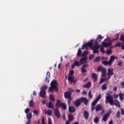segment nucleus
<instances>
[{"instance_id":"obj_1","label":"nucleus","mask_w":124,"mask_h":124,"mask_svg":"<svg viewBox=\"0 0 124 124\" xmlns=\"http://www.w3.org/2000/svg\"><path fill=\"white\" fill-rule=\"evenodd\" d=\"M109 104L110 105H115L118 108H121V105H120V102L118 101V99H115L114 101L113 99V96L110 95V93H107L106 97V104Z\"/></svg>"},{"instance_id":"obj_2","label":"nucleus","mask_w":124,"mask_h":124,"mask_svg":"<svg viewBox=\"0 0 124 124\" xmlns=\"http://www.w3.org/2000/svg\"><path fill=\"white\" fill-rule=\"evenodd\" d=\"M89 100L86 97H81L79 99H78L76 101L74 102V105L75 106V107L78 108L82 104V103H83L85 105H88V103Z\"/></svg>"},{"instance_id":"obj_3","label":"nucleus","mask_w":124,"mask_h":124,"mask_svg":"<svg viewBox=\"0 0 124 124\" xmlns=\"http://www.w3.org/2000/svg\"><path fill=\"white\" fill-rule=\"evenodd\" d=\"M50 92H56L58 93L59 92V89L58 88V82L56 80H53L50 83V87L49 88L48 93Z\"/></svg>"},{"instance_id":"obj_4","label":"nucleus","mask_w":124,"mask_h":124,"mask_svg":"<svg viewBox=\"0 0 124 124\" xmlns=\"http://www.w3.org/2000/svg\"><path fill=\"white\" fill-rule=\"evenodd\" d=\"M48 89L47 85H44L41 87V90L39 93V96L43 98L46 97V90Z\"/></svg>"},{"instance_id":"obj_5","label":"nucleus","mask_w":124,"mask_h":124,"mask_svg":"<svg viewBox=\"0 0 124 124\" xmlns=\"http://www.w3.org/2000/svg\"><path fill=\"white\" fill-rule=\"evenodd\" d=\"M102 45L104 47H106V48H107V47H110L112 45V41L109 42L108 43H107L105 42V41L102 42Z\"/></svg>"},{"instance_id":"obj_6","label":"nucleus","mask_w":124,"mask_h":124,"mask_svg":"<svg viewBox=\"0 0 124 124\" xmlns=\"http://www.w3.org/2000/svg\"><path fill=\"white\" fill-rule=\"evenodd\" d=\"M81 65H82L81 62L75 61H74L73 64L71 66L72 69H73L75 67V66H81Z\"/></svg>"},{"instance_id":"obj_7","label":"nucleus","mask_w":124,"mask_h":124,"mask_svg":"<svg viewBox=\"0 0 124 124\" xmlns=\"http://www.w3.org/2000/svg\"><path fill=\"white\" fill-rule=\"evenodd\" d=\"M31 118H32V113H31V112L27 115L28 121L26 122V124H31Z\"/></svg>"},{"instance_id":"obj_8","label":"nucleus","mask_w":124,"mask_h":124,"mask_svg":"<svg viewBox=\"0 0 124 124\" xmlns=\"http://www.w3.org/2000/svg\"><path fill=\"white\" fill-rule=\"evenodd\" d=\"M54 115L57 118H61V112L58 108L54 109Z\"/></svg>"},{"instance_id":"obj_9","label":"nucleus","mask_w":124,"mask_h":124,"mask_svg":"<svg viewBox=\"0 0 124 124\" xmlns=\"http://www.w3.org/2000/svg\"><path fill=\"white\" fill-rule=\"evenodd\" d=\"M85 44L87 47H90L91 49H92V48H93V39L91 40L90 42Z\"/></svg>"},{"instance_id":"obj_10","label":"nucleus","mask_w":124,"mask_h":124,"mask_svg":"<svg viewBox=\"0 0 124 124\" xmlns=\"http://www.w3.org/2000/svg\"><path fill=\"white\" fill-rule=\"evenodd\" d=\"M87 60H88V57H83L80 59V62L81 63V64H85V63H87L88 61H87Z\"/></svg>"},{"instance_id":"obj_11","label":"nucleus","mask_w":124,"mask_h":124,"mask_svg":"<svg viewBox=\"0 0 124 124\" xmlns=\"http://www.w3.org/2000/svg\"><path fill=\"white\" fill-rule=\"evenodd\" d=\"M101 73L102 74V77L103 78L106 77V75H107V70H106V68L105 67L103 68Z\"/></svg>"},{"instance_id":"obj_12","label":"nucleus","mask_w":124,"mask_h":124,"mask_svg":"<svg viewBox=\"0 0 124 124\" xmlns=\"http://www.w3.org/2000/svg\"><path fill=\"white\" fill-rule=\"evenodd\" d=\"M117 59H118L117 57H116V56H113V55L110 56V58L109 60L108 61L110 65H112V63L113 61H114V60H117Z\"/></svg>"},{"instance_id":"obj_13","label":"nucleus","mask_w":124,"mask_h":124,"mask_svg":"<svg viewBox=\"0 0 124 124\" xmlns=\"http://www.w3.org/2000/svg\"><path fill=\"white\" fill-rule=\"evenodd\" d=\"M83 116L85 120H88L89 117H90V113H89L88 111L85 110L83 112Z\"/></svg>"},{"instance_id":"obj_14","label":"nucleus","mask_w":124,"mask_h":124,"mask_svg":"<svg viewBox=\"0 0 124 124\" xmlns=\"http://www.w3.org/2000/svg\"><path fill=\"white\" fill-rule=\"evenodd\" d=\"M114 71L113 69H108V76L111 77L112 76V75H114V73H113V71Z\"/></svg>"},{"instance_id":"obj_15","label":"nucleus","mask_w":124,"mask_h":124,"mask_svg":"<svg viewBox=\"0 0 124 124\" xmlns=\"http://www.w3.org/2000/svg\"><path fill=\"white\" fill-rule=\"evenodd\" d=\"M71 93H70L69 92H66L64 93L65 98H70L71 97Z\"/></svg>"},{"instance_id":"obj_16","label":"nucleus","mask_w":124,"mask_h":124,"mask_svg":"<svg viewBox=\"0 0 124 124\" xmlns=\"http://www.w3.org/2000/svg\"><path fill=\"white\" fill-rule=\"evenodd\" d=\"M91 87H92V82L91 81L88 82L83 86V88H85L86 89H90Z\"/></svg>"},{"instance_id":"obj_17","label":"nucleus","mask_w":124,"mask_h":124,"mask_svg":"<svg viewBox=\"0 0 124 124\" xmlns=\"http://www.w3.org/2000/svg\"><path fill=\"white\" fill-rule=\"evenodd\" d=\"M68 81H70V82H71V83H76V81H77V80H74V77H73L71 76H69V77L68 78Z\"/></svg>"},{"instance_id":"obj_18","label":"nucleus","mask_w":124,"mask_h":124,"mask_svg":"<svg viewBox=\"0 0 124 124\" xmlns=\"http://www.w3.org/2000/svg\"><path fill=\"white\" fill-rule=\"evenodd\" d=\"M102 110V107L101 105L98 104L95 107V110L96 112H99V111H101Z\"/></svg>"},{"instance_id":"obj_19","label":"nucleus","mask_w":124,"mask_h":124,"mask_svg":"<svg viewBox=\"0 0 124 124\" xmlns=\"http://www.w3.org/2000/svg\"><path fill=\"white\" fill-rule=\"evenodd\" d=\"M109 116H110L109 113H107L105 114V115L103 117V121H104L105 123L107 122V120L108 119V118H109Z\"/></svg>"},{"instance_id":"obj_20","label":"nucleus","mask_w":124,"mask_h":124,"mask_svg":"<svg viewBox=\"0 0 124 124\" xmlns=\"http://www.w3.org/2000/svg\"><path fill=\"white\" fill-rule=\"evenodd\" d=\"M75 108L74 106L69 107V112L70 113H74L75 112Z\"/></svg>"},{"instance_id":"obj_21","label":"nucleus","mask_w":124,"mask_h":124,"mask_svg":"<svg viewBox=\"0 0 124 124\" xmlns=\"http://www.w3.org/2000/svg\"><path fill=\"white\" fill-rule=\"evenodd\" d=\"M92 77L94 79V82L97 81V75L96 74L93 73L92 74Z\"/></svg>"},{"instance_id":"obj_22","label":"nucleus","mask_w":124,"mask_h":124,"mask_svg":"<svg viewBox=\"0 0 124 124\" xmlns=\"http://www.w3.org/2000/svg\"><path fill=\"white\" fill-rule=\"evenodd\" d=\"M46 107H47L48 108H50V109H54V105H53V103L51 102H49L48 104L46 105Z\"/></svg>"},{"instance_id":"obj_23","label":"nucleus","mask_w":124,"mask_h":124,"mask_svg":"<svg viewBox=\"0 0 124 124\" xmlns=\"http://www.w3.org/2000/svg\"><path fill=\"white\" fill-rule=\"evenodd\" d=\"M62 106V103L60 100H57L56 103V108H60Z\"/></svg>"},{"instance_id":"obj_24","label":"nucleus","mask_w":124,"mask_h":124,"mask_svg":"<svg viewBox=\"0 0 124 124\" xmlns=\"http://www.w3.org/2000/svg\"><path fill=\"white\" fill-rule=\"evenodd\" d=\"M52 110L50 109H48L47 111L46 110H45V114L46 115H48V116H52Z\"/></svg>"},{"instance_id":"obj_25","label":"nucleus","mask_w":124,"mask_h":124,"mask_svg":"<svg viewBox=\"0 0 124 124\" xmlns=\"http://www.w3.org/2000/svg\"><path fill=\"white\" fill-rule=\"evenodd\" d=\"M87 55H89V51H84L83 53L81 54V57H84L85 58H87Z\"/></svg>"},{"instance_id":"obj_26","label":"nucleus","mask_w":124,"mask_h":124,"mask_svg":"<svg viewBox=\"0 0 124 124\" xmlns=\"http://www.w3.org/2000/svg\"><path fill=\"white\" fill-rule=\"evenodd\" d=\"M61 107H62L63 110H66V109L67 108V107L66 106V104L64 103H61Z\"/></svg>"},{"instance_id":"obj_27","label":"nucleus","mask_w":124,"mask_h":124,"mask_svg":"<svg viewBox=\"0 0 124 124\" xmlns=\"http://www.w3.org/2000/svg\"><path fill=\"white\" fill-rule=\"evenodd\" d=\"M102 64H104V65H108L109 66L111 65L109 61L108 62L107 61H103L102 62Z\"/></svg>"},{"instance_id":"obj_28","label":"nucleus","mask_w":124,"mask_h":124,"mask_svg":"<svg viewBox=\"0 0 124 124\" xmlns=\"http://www.w3.org/2000/svg\"><path fill=\"white\" fill-rule=\"evenodd\" d=\"M68 118L70 122H71L74 120V116H73V115L72 114H69L68 116Z\"/></svg>"},{"instance_id":"obj_29","label":"nucleus","mask_w":124,"mask_h":124,"mask_svg":"<svg viewBox=\"0 0 124 124\" xmlns=\"http://www.w3.org/2000/svg\"><path fill=\"white\" fill-rule=\"evenodd\" d=\"M77 56L78 57H82V50H81V48L78 49Z\"/></svg>"},{"instance_id":"obj_30","label":"nucleus","mask_w":124,"mask_h":124,"mask_svg":"<svg viewBox=\"0 0 124 124\" xmlns=\"http://www.w3.org/2000/svg\"><path fill=\"white\" fill-rule=\"evenodd\" d=\"M49 100L50 101H55V97L53 95L50 94L49 95Z\"/></svg>"},{"instance_id":"obj_31","label":"nucleus","mask_w":124,"mask_h":124,"mask_svg":"<svg viewBox=\"0 0 124 124\" xmlns=\"http://www.w3.org/2000/svg\"><path fill=\"white\" fill-rule=\"evenodd\" d=\"M49 78H50V72H46V77L45 80L47 81L48 80V79H49Z\"/></svg>"},{"instance_id":"obj_32","label":"nucleus","mask_w":124,"mask_h":124,"mask_svg":"<svg viewBox=\"0 0 124 124\" xmlns=\"http://www.w3.org/2000/svg\"><path fill=\"white\" fill-rule=\"evenodd\" d=\"M99 122V117L98 116L96 117L94 119V123L97 124Z\"/></svg>"},{"instance_id":"obj_33","label":"nucleus","mask_w":124,"mask_h":124,"mask_svg":"<svg viewBox=\"0 0 124 124\" xmlns=\"http://www.w3.org/2000/svg\"><path fill=\"white\" fill-rule=\"evenodd\" d=\"M93 50V52L94 54H97V53H99V51H98V49L96 48H92Z\"/></svg>"},{"instance_id":"obj_34","label":"nucleus","mask_w":124,"mask_h":124,"mask_svg":"<svg viewBox=\"0 0 124 124\" xmlns=\"http://www.w3.org/2000/svg\"><path fill=\"white\" fill-rule=\"evenodd\" d=\"M100 61V57H97L94 59V62H98Z\"/></svg>"},{"instance_id":"obj_35","label":"nucleus","mask_w":124,"mask_h":124,"mask_svg":"<svg viewBox=\"0 0 124 124\" xmlns=\"http://www.w3.org/2000/svg\"><path fill=\"white\" fill-rule=\"evenodd\" d=\"M119 97L120 99V100H124V94L122 93H120L119 94Z\"/></svg>"},{"instance_id":"obj_36","label":"nucleus","mask_w":124,"mask_h":124,"mask_svg":"<svg viewBox=\"0 0 124 124\" xmlns=\"http://www.w3.org/2000/svg\"><path fill=\"white\" fill-rule=\"evenodd\" d=\"M33 100H31L30 102H29V106H30V107H33Z\"/></svg>"},{"instance_id":"obj_37","label":"nucleus","mask_w":124,"mask_h":124,"mask_svg":"<svg viewBox=\"0 0 124 124\" xmlns=\"http://www.w3.org/2000/svg\"><path fill=\"white\" fill-rule=\"evenodd\" d=\"M106 89H107V86L106 84H104L102 86V89L103 90V91H105Z\"/></svg>"},{"instance_id":"obj_38","label":"nucleus","mask_w":124,"mask_h":124,"mask_svg":"<svg viewBox=\"0 0 124 124\" xmlns=\"http://www.w3.org/2000/svg\"><path fill=\"white\" fill-rule=\"evenodd\" d=\"M103 69V67H102L101 66L98 67V68L97 69V72H100L102 71Z\"/></svg>"},{"instance_id":"obj_39","label":"nucleus","mask_w":124,"mask_h":124,"mask_svg":"<svg viewBox=\"0 0 124 124\" xmlns=\"http://www.w3.org/2000/svg\"><path fill=\"white\" fill-rule=\"evenodd\" d=\"M99 47H100V45H94V46H92V49H99Z\"/></svg>"},{"instance_id":"obj_40","label":"nucleus","mask_w":124,"mask_h":124,"mask_svg":"<svg viewBox=\"0 0 124 124\" xmlns=\"http://www.w3.org/2000/svg\"><path fill=\"white\" fill-rule=\"evenodd\" d=\"M100 98H101V94H99L98 95V96H97L96 99H95V100L97 102H98V101H99V100H100Z\"/></svg>"},{"instance_id":"obj_41","label":"nucleus","mask_w":124,"mask_h":124,"mask_svg":"<svg viewBox=\"0 0 124 124\" xmlns=\"http://www.w3.org/2000/svg\"><path fill=\"white\" fill-rule=\"evenodd\" d=\"M121 116V111L118 110L116 113V118H120Z\"/></svg>"},{"instance_id":"obj_42","label":"nucleus","mask_w":124,"mask_h":124,"mask_svg":"<svg viewBox=\"0 0 124 124\" xmlns=\"http://www.w3.org/2000/svg\"><path fill=\"white\" fill-rule=\"evenodd\" d=\"M116 38H113L112 40V43H113V41H116V40H118L119 39V34H117L116 36Z\"/></svg>"},{"instance_id":"obj_43","label":"nucleus","mask_w":124,"mask_h":124,"mask_svg":"<svg viewBox=\"0 0 124 124\" xmlns=\"http://www.w3.org/2000/svg\"><path fill=\"white\" fill-rule=\"evenodd\" d=\"M98 39H103V37L101 36V35L100 34L98 35L97 38H96V41L98 40Z\"/></svg>"},{"instance_id":"obj_44","label":"nucleus","mask_w":124,"mask_h":124,"mask_svg":"<svg viewBox=\"0 0 124 124\" xmlns=\"http://www.w3.org/2000/svg\"><path fill=\"white\" fill-rule=\"evenodd\" d=\"M100 51H101V52L103 54H104V53H105V50H104V47L103 46L101 47Z\"/></svg>"},{"instance_id":"obj_45","label":"nucleus","mask_w":124,"mask_h":124,"mask_svg":"<svg viewBox=\"0 0 124 124\" xmlns=\"http://www.w3.org/2000/svg\"><path fill=\"white\" fill-rule=\"evenodd\" d=\"M85 49H86V50H88V47H87V46H86V44H84L82 46V47H81V50H84V49H85Z\"/></svg>"},{"instance_id":"obj_46","label":"nucleus","mask_w":124,"mask_h":124,"mask_svg":"<svg viewBox=\"0 0 124 124\" xmlns=\"http://www.w3.org/2000/svg\"><path fill=\"white\" fill-rule=\"evenodd\" d=\"M87 69L85 68H81V73H87Z\"/></svg>"},{"instance_id":"obj_47","label":"nucleus","mask_w":124,"mask_h":124,"mask_svg":"<svg viewBox=\"0 0 124 124\" xmlns=\"http://www.w3.org/2000/svg\"><path fill=\"white\" fill-rule=\"evenodd\" d=\"M107 54L108 55H112V50L111 49H108L107 51Z\"/></svg>"},{"instance_id":"obj_48","label":"nucleus","mask_w":124,"mask_h":124,"mask_svg":"<svg viewBox=\"0 0 124 124\" xmlns=\"http://www.w3.org/2000/svg\"><path fill=\"white\" fill-rule=\"evenodd\" d=\"M98 102L94 100L92 103V106H95L96 105V103H97Z\"/></svg>"},{"instance_id":"obj_49","label":"nucleus","mask_w":124,"mask_h":124,"mask_svg":"<svg viewBox=\"0 0 124 124\" xmlns=\"http://www.w3.org/2000/svg\"><path fill=\"white\" fill-rule=\"evenodd\" d=\"M122 64H123V61H122L118 62L117 63V65H118V66L122 67V66H123Z\"/></svg>"},{"instance_id":"obj_50","label":"nucleus","mask_w":124,"mask_h":124,"mask_svg":"<svg viewBox=\"0 0 124 124\" xmlns=\"http://www.w3.org/2000/svg\"><path fill=\"white\" fill-rule=\"evenodd\" d=\"M121 44H122V43H121V42H118L115 46V47H120V46H121Z\"/></svg>"},{"instance_id":"obj_51","label":"nucleus","mask_w":124,"mask_h":124,"mask_svg":"<svg viewBox=\"0 0 124 124\" xmlns=\"http://www.w3.org/2000/svg\"><path fill=\"white\" fill-rule=\"evenodd\" d=\"M105 78H101L99 84H102V83H104V82H105Z\"/></svg>"},{"instance_id":"obj_52","label":"nucleus","mask_w":124,"mask_h":124,"mask_svg":"<svg viewBox=\"0 0 124 124\" xmlns=\"http://www.w3.org/2000/svg\"><path fill=\"white\" fill-rule=\"evenodd\" d=\"M67 99H68V104L70 105V103H71V100L72 99L71 98V97L70 98H68Z\"/></svg>"},{"instance_id":"obj_53","label":"nucleus","mask_w":124,"mask_h":124,"mask_svg":"<svg viewBox=\"0 0 124 124\" xmlns=\"http://www.w3.org/2000/svg\"><path fill=\"white\" fill-rule=\"evenodd\" d=\"M93 58H94V55L92 54V55H90V56L89 57V60H93Z\"/></svg>"},{"instance_id":"obj_54","label":"nucleus","mask_w":124,"mask_h":124,"mask_svg":"<svg viewBox=\"0 0 124 124\" xmlns=\"http://www.w3.org/2000/svg\"><path fill=\"white\" fill-rule=\"evenodd\" d=\"M33 114H34L35 115H36V116H38V110H34L33 111Z\"/></svg>"},{"instance_id":"obj_55","label":"nucleus","mask_w":124,"mask_h":124,"mask_svg":"<svg viewBox=\"0 0 124 124\" xmlns=\"http://www.w3.org/2000/svg\"><path fill=\"white\" fill-rule=\"evenodd\" d=\"M68 91L69 93H71V94H72V93H73V89H72V88H70L68 89Z\"/></svg>"},{"instance_id":"obj_56","label":"nucleus","mask_w":124,"mask_h":124,"mask_svg":"<svg viewBox=\"0 0 124 124\" xmlns=\"http://www.w3.org/2000/svg\"><path fill=\"white\" fill-rule=\"evenodd\" d=\"M124 39V35L123 34H121V36L120 37V41H123V40Z\"/></svg>"},{"instance_id":"obj_57","label":"nucleus","mask_w":124,"mask_h":124,"mask_svg":"<svg viewBox=\"0 0 124 124\" xmlns=\"http://www.w3.org/2000/svg\"><path fill=\"white\" fill-rule=\"evenodd\" d=\"M73 74H74V71L71 70L69 73V76H71V75H73Z\"/></svg>"},{"instance_id":"obj_58","label":"nucleus","mask_w":124,"mask_h":124,"mask_svg":"<svg viewBox=\"0 0 124 124\" xmlns=\"http://www.w3.org/2000/svg\"><path fill=\"white\" fill-rule=\"evenodd\" d=\"M110 78H111V77L108 76V77L105 78V81H109V80H110Z\"/></svg>"},{"instance_id":"obj_59","label":"nucleus","mask_w":124,"mask_h":124,"mask_svg":"<svg viewBox=\"0 0 124 124\" xmlns=\"http://www.w3.org/2000/svg\"><path fill=\"white\" fill-rule=\"evenodd\" d=\"M42 123L43 124H45V118H44V117L42 118Z\"/></svg>"},{"instance_id":"obj_60","label":"nucleus","mask_w":124,"mask_h":124,"mask_svg":"<svg viewBox=\"0 0 124 124\" xmlns=\"http://www.w3.org/2000/svg\"><path fill=\"white\" fill-rule=\"evenodd\" d=\"M89 66V64H86L82 66V68H86V67H88Z\"/></svg>"},{"instance_id":"obj_61","label":"nucleus","mask_w":124,"mask_h":124,"mask_svg":"<svg viewBox=\"0 0 124 124\" xmlns=\"http://www.w3.org/2000/svg\"><path fill=\"white\" fill-rule=\"evenodd\" d=\"M88 95L89 97H91V98L93 97V95H92V91L89 92Z\"/></svg>"},{"instance_id":"obj_62","label":"nucleus","mask_w":124,"mask_h":124,"mask_svg":"<svg viewBox=\"0 0 124 124\" xmlns=\"http://www.w3.org/2000/svg\"><path fill=\"white\" fill-rule=\"evenodd\" d=\"M25 112L26 113V114H28L29 113V112H30V108H27L25 110Z\"/></svg>"},{"instance_id":"obj_63","label":"nucleus","mask_w":124,"mask_h":124,"mask_svg":"<svg viewBox=\"0 0 124 124\" xmlns=\"http://www.w3.org/2000/svg\"><path fill=\"white\" fill-rule=\"evenodd\" d=\"M121 111L122 116H124V109L121 108Z\"/></svg>"},{"instance_id":"obj_64","label":"nucleus","mask_w":124,"mask_h":124,"mask_svg":"<svg viewBox=\"0 0 124 124\" xmlns=\"http://www.w3.org/2000/svg\"><path fill=\"white\" fill-rule=\"evenodd\" d=\"M48 124H52V120L51 118L48 119Z\"/></svg>"}]
</instances>
